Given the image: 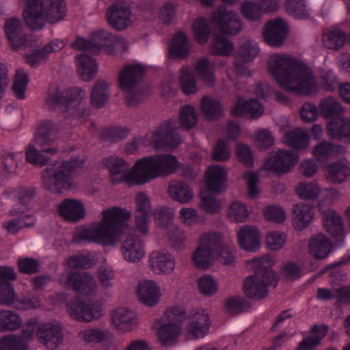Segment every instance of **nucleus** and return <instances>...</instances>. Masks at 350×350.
Wrapping results in <instances>:
<instances>
[{
  "label": "nucleus",
  "instance_id": "25",
  "mask_svg": "<svg viewBox=\"0 0 350 350\" xmlns=\"http://www.w3.org/2000/svg\"><path fill=\"white\" fill-rule=\"evenodd\" d=\"M36 335L38 341L49 348H56L63 342L62 327L52 323H44L38 326Z\"/></svg>",
  "mask_w": 350,
  "mask_h": 350
},
{
  "label": "nucleus",
  "instance_id": "43",
  "mask_svg": "<svg viewBox=\"0 0 350 350\" xmlns=\"http://www.w3.org/2000/svg\"><path fill=\"white\" fill-rule=\"evenodd\" d=\"M133 313L125 308H119L111 313V323L118 329L124 332H131L134 321Z\"/></svg>",
  "mask_w": 350,
  "mask_h": 350
},
{
  "label": "nucleus",
  "instance_id": "41",
  "mask_svg": "<svg viewBox=\"0 0 350 350\" xmlns=\"http://www.w3.org/2000/svg\"><path fill=\"white\" fill-rule=\"evenodd\" d=\"M227 37L218 32L213 34L209 47L211 55L227 57L232 53L234 45Z\"/></svg>",
  "mask_w": 350,
  "mask_h": 350
},
{
  "label": "nucleus",
  "instance_id": "53",
  "mask_svg": "<svg viewBox=\"0 0 350 350\" xmlns=\"http://www.w3.org/2000/svg\"><path fill=\"white\" fill-rule=\"evenodd\" d=\"M208 247L206 249L199 245L198 247L193 252L192 259L194 265L200 270H206L212 265V256Z\"/></svg>",
  "mask_w": 350,
  "mask_h": 350
},
{
  "label": "nucleus",
  "instance_id": "50",
  "mask_svg": "<svg viewBox=\"0 0 350 350\" xmlns=\"http://www.w3.org/2000/svg\"><path fill=\"white\" fill-rule=\"evenodd\" d=\"M57 148L55 147L42 148L40 150L34 148L29 149L25 154L26 161L35 165L43 166L47 164L50 158L43 155L41 152H46L54 155L57 154Z\"/></svg>",
  "mask_w": 350,
  "mask_h": 350
},
{
  "label": "nucleus",
  "instance_id": "29",
  "mask_svg": "<svg viewBox=\"0 0 350 350\" xmlns=\"http://www.w3.org/2000/svg\"><path fill=\"white\" fill-rule=\"evenodd\" d=\"M200 108L204 119L209 122H217L225 116L223 104L208 95L202 97Z\"/></svg>",
  "mask_w": 350,
  "mask_h": 350
},
{
  "label": "nucleus",
  "instance_id": "63",
  "mask_svg": "<svg viewBox=\"0 0 350 350\" xmlns=\"http://www.w3.org/2000/svg\"><path fill=\"white\" fill-rule=\"evenodd\" d=\"M263 215L267 220L277 224H282L286 218L284 208L275 204L266 206L263 210Z\"/></svg>",
  "mask_w": 350,
  "mask_h": 350
},
{
  "label": "nucleus",
  "instance_id": "11",
  "mask_svg": "<svg viewBox=\"0 0 350 350\" xmlns=\"http://www.w3.org/2000/svg\"><path fill=\"white\" fill-rule=\"evenodd\" d=\"M289 27L282 18L267 21L262 27V38L265 42L274 48L282 46L289 33Z\"/></svg>",
  "mask_w": 350,
  "mask_h": 350
},
{
  "label": "nucleus",
  "instance_id": "15",
  "mask_svg": "<svg viewBox=\"0 0 350 350\" xmlns=\"http://www.w3.org/2000/svg\"><path fill=\"white\" fill-rule=\"evenodd\" d=\"M151 215V203L145 192H139L135 196V224L137 230L143 235L149 231Z\"/></svg>",
  "mask_w": 350,
  "mask_h": 350
},
{
  "label": "nucleus",
  "instance_id": "55",
  "mask_svg": "<svg viewBox=\"0 0 350 350\" xmlns=\"http://www.w3.org/2000/svg\"><path fill=\"white\" fill-rule=\"evenodd\" d=\"M182 70L178 77V83L182 92L187 96L195 94L197 92V86L194 75L188 68L184 70L183 68Z\"/></svg>",
  "mask_w": 350,
  "mask_h": 350
},
{
  "label": "nucleus",
  "instance_id": "9",
  "mask_svg": "<svg viewBox=\"0 0 350 350\" xmlns=\"http://www.w3.org/2000/svg\"><path fill=\"white\" fill-rule=\"evenodd\" d=\"M209 23L216 32L227 36L238 35L243 26L238 13L228 10L225 5H219L212 11Z\"/></svg>",
  "mask_w": 350,
  "mask_h": 350
},
{
  "label": "nucleus",
  "instance_id": "49",
  "mask_svg": "<svg viewBox=\"0 0 350 350\" xmlns=\"http://www.w3.org/2000/svg\"><path fill=\"white\" fill-rule=\"evenodd\" d=\"M109 98L108 84L105 81H97L95 83L90 94L92 105L97 108H101Z\"/></svg>",
  "mask_w": 350,
  "mask_h": 350
},
{
  "label": "nucleus",
  "instance_id": "39",
  "mask_svg": "<svg viewBox=\"0 0 350 350\" xmlns=\"http://www.w3.org/2000/svg\"><path fill=\"white\" fill-rule=\"evenodd\" d=\"M77 59V71L81 79L84 81L94 79L98 72L96 59L86 54H80Z\"/></svg>",
  "mask_w": 350,
  "mask_h": 350
},
{
  "label": "nucleus",
  "instance_id": "42",
  "mask_svg": "<svg viewBox=\"0 0 350 350\" xmlns=\"http://www.w3.org/2000/svg\"><path fill=\"white\" fill-rule=\"evenodd\" d=\"M149 262L153 271L157 273H170L175 266L172 255L161 252L151 253Z\"/></svg>",
  "mask_w": 350,
  "mask_h": 350
},
{
  "label": "nucleus",
  "instance_id": "20",
  "mask_svg": "<svg viewBox=\"0 0 350 350\" xmlns=\"http://www.w3.org/2000/svg\"><path fill=\"white\" fill-rule=\"evenodd\" d=\"M3 31L13 51L18 50L27 42V36L23 33V23L16 16L5 19L3 25Z\"/></svg>",
  "mask_w": 350,
  "mask_h": 350
},
{
  "label": "nucleus",
  "instance_id": "47",
  "mask_svg": "<svg viewBox=\"0 0 350 350\" xmlns=\"http://www.w3.org/2000/svg\"><path fill=\"white\" fill-rule=\"evenodd\" d=\"M283 137L286 144L297 150H304L309 144L308 135L299 128L286 132Z\"/></svg>",
  "mask_w": 350,
  "mask_h": 350
},
{
  "label": "nucleus",
  "instance_id": "36",
  "mask_svg": "<svg viewBox=\"0 0 350 350\" xmlns=\"http://www.w3.org/2000/svg\"><path fill=\"white\" fill-rule=\"evenodd\" d=\"M332 242L323 234L312 236L309 240L308 252L315 259H324L331 252Z\"/></svg>",
  "mask_w": 350,
  "mask_h": 350
},
{
  "label": "nucleus",
  "instance_id": "18",
  "mask_svg": "<svg viewBox=\"0 0 350 350\" xmlns=\"http://www.w3.org/2000/svg\"><path fill=\"white\" fill-rule=\"evenodd\" d=\"M146 75L145 67L139 64H127L120 71L118 83L124 92H130L143 80Z\"/></svg>",
  "mask_w": 350,
  "mask_h": 350
},
{
  "label": "nucleus",
  "instance_id": "52",
  "mask_svg": "<svg viewBox=\"0 0 350 350\" xmlns=\"http://www.w3.org/2000/svg\"><path fill=\"white\" fill-rule=\"evenodd\" d=\"M193 37L196 42L203 45L206 44L211 36V28L203 17H198L193 23Z\"/></svg>",
  "mask_w": 350,
  "mask_h": 350
},
{
  "label": "nucleus",
  "instance_id": "54",
  "mask_svg": "<svg viewBox=\"0 0 350 350\" xmlns=\"http://www.w3.org/2000/svg\"><path fill=\"white\" fill-rule=\"evenodd\" d=\"M251 307V302L241 297H231L228 298L225 302V309L228 313L232 314H241Z\"/></svg>",
  "mask_w": 350,
  "mask_h": 350
},
{
  "label": "nucleus",
  "instance_id": "14",
  "mask_svg": "<svg viewBox=\"0 0 350 350\" xmlns=\"http://www.w3.org/2000/svg\"><path fill=\"white\" fill-rule=\"evenodd\" d=\"M67 310L70 317L81 322H90L103 315L102 310L94 304H87L81 298L72 299L67 304Z\"/></svg>",
  "mask_w": 350,
  "mask_h": 350
},
{
  "label": "nucleus",
  "instance_id": "27",
  "mask_svg": "<svg viewBox=\"0 0 350 350\" xmlns=\"http://www.w3.org/2000/svg\"><path fill=\"white\" fill-rule=\"evenodd\" d=\"M291 223L297 231L307 228L314 217V206L306 203H297L292 208Z\"/></svg>",
  "mask_w": 350,
  "mask_h": 350
},
{
  "label": "nucleus",
  "instance_id": "45",
  "mask_svg": "<svg viewBox=\"0 0 350 350\" xmlns=\"http://www.w3.org/2000/svg\"><path fill=\"white\" fill-rule=\"evenodd\" d=\"M22 326V320L18 314L13 310H0V332L15 331Z\"/></svg>",
  "mask_w": 350,
  "mask_h": 350
},
{
  "label": "nucleus",
  "instance_id": "4",
  "mask_svg": "<svg viewBox=\"0 0 350 350\" xmlns=\"http://www.w3.org/2000/svg\"><path fill=\"white\" fill-rule=\"evenodd\" d=\"M85 91L81 88H68L49 95L46 103L51 110L66 113L67 117L79 120L90 115V110L81 103Z\"/></svg>",
  "mask_w": 350,
  "mask_h": 350
},
{
  "label": "nucleus",
  "instance_id": "44",
  "mask_svg": "<svg viewBox=\"0 0 350 350\" xmlns=\"http://www.w3.org/2000/svg\"><path fill=\"white\" fill-rule=\"evenodd\" d=\"M103 165L111 175V183L113 184L118 185L124 180L123 177L121 178L113 177V176L118 175L128 169L126 162L123 159L118 156L110 155L103 159Z\"/></svg>",
  "mask_w": 350,
  "mask_h": 350
},
{
  "label": "nucleus",
  "instance_id": "59",
  "mask_svg": "<svg viewBox=\"0 0 350 350\" xmlns=\"http://www.w3.org/2000/svg\"><path fill=\"white\" fill-rule=\"evenodd\" d=\"M129 133V130L125 127H110L104 129L100 131V136L103 141L110 143H117L120 140L125 139Z\"/></svg>",
  "mask_w": 350,
  "mask_h": 350
},
{
  "label": "nucleus",
  "instance_id": "8",
  "mask_svg": "<svg viewBox=\"0 0 350 350\" xmlns=\"http://www.w3.org/2000/svg\"><path fill=\"white\" fill-rule=\"evenodd\" d=\"M29 29L38 31L46 23L56 24L62 21L67 15V7L65 0H42Z\"/></svg>",
  "mask_w": 350,
  "mask_h": 350
},
{
  "label": "nucleus",
  "instance_id": "48",
  "mask_svg": "<svg viewBox=\"0 0 350 350\" xmlns=\"http://www.w3.org/2000/svg\"><path fill=\"white\" fill-rule=\"evenodd\" d=\"M346 33L338 28L329 31L323 36V43L325 47L332 50H338L345 43Z\"/></svg>",
  "mask_w": 350,
  "mask_h": 350
},
{
  "label": "nucleus",
  "instance_id": "28",
  "mask_svg": "<svg viewBox=\"0 0 350 350\" xmlns=\"http://www.w3.org/2000/svg\"><path fill=\"white\" fill-rule=\"evenodd\" d=\"M211 326V321L208 314L196 312L189 316L186 329L193 338H200L208 333Z\"/></svg>",
  "mask_w": 350,
  "mask_h": 350
},
{
  "label": "nucleus",
  "instance_id": "57",
  "mask_svg": "<svg viewBox=\"0 0 350 350\" xmlns=\"http://www.w3.org/2000/svg\"><path fill=\"white\" fill-rule=\"evenodd\" d=\"M17 293L12 282L0 281V306H10L16 303Z\"/></svg>",
  "mask_w": 350,
  "mask_h": 350
},
{
  "label": "nucleus",
  "instance_id": "30",
  "mask_svg": "<svg viewBox=\"0 0 350 350\" xmlns=\"http://www.w3.org/2000/svg\"><path fill=\"white\" fill-rule=\"evenodd\" d=\"M329 326L327 324H314L309 330L312 335L304 337L298 343L296 350H315L327 334Z\"/></svg>",
  "mask_w": 350,
  "mask_h": 350
},
{
  "label": "nucleus",
  "instance_id": "35",
  "mask_svg": "<svg viewBox=\"0 0 350 350\" xmlns=\"http://www.w3.org/2000/svg\"><path fill=\"white\" fill-rule=\"evenodd\" d=\"M137 293L140 302L146 306H154L160 299L159 288L152 280H144L139 283Z\"/></svg>",
  "mask_w": 350,
  "mask_h": 350
},
{
  "label": "nucleus",
  "instance_id": "62",
  "mask_svg": "<svg viewBox=\"0 0 350 350\" xmlns=\"http://www.w3.org/2000/svg\"><path fill=\"white\" fill-rule=\"evenodd\" d=\"M16 264L20 273L30 275L40 272V264L37 259L33 258H19Z\"/></svg>",
  "mask_w": 350,
  "mask_h": 350
},
{
  "label": "nucleus",
  "instance_id": "34",
  "mask_svg": "<svg viewBox=\"0 0 350 350\" xmlns=\"http://www.w3.org/2000/svg\"><path fill=\"white\" fill-rule=\"evenodd\" d=\"M316 268V263L312 261H306L302 266L295 261H288L282 265L280 273L286 280L295 281L302 277L306 272H311Z\"/></svg>",
  "mask_w": 350,
  "mask_h": 350
},
{
  "label": "nucleus",
  "instance_id": "58",
  "mask_svg": "<svg viewBox=\"0 0 350 350\" xmlns=\"http://www.w3.org/2000/svg\"><path fill=\"white\" fill-rule=\"evenodd\" d=\"M237 160L246 168H252L254 163V154L250 147L245 143H239L235 147Z\"/></svg>",
  "mask_w": 350,
  "mask_h": 350
},
{
  "label": "nucleus",
  "instance_id": "64",
  "mask_svg": "<svg viewBox=\"0 0 350 350\" xmlns=\"http://www.w3.org/2000/svg\"><path fill=\"white\" fill-rule=\"evenodd\" d=\"M0 350H28V347L18 336H5L0 338Z\"/></svg>",
  "mask_w": 350,
  "mask_h": 350
},
{
  "label": "nucleus",
  "instance_id": "33",
  "mask_svg": "<svg viewBox=\"0 0 350 350\" xmlns=\"http://www.w3.org/2000/svg\"><path fill=\"white\" fill-rule=\"evenodd\" d=\"M326 129L327 134L331 139L350 144V118L341 117L329 122Z\"/></svg>",
  "mask_w": 350,
  "mask_h": 350
},
{
  "label": "nucleus",
  "instance_id": "31",
  "mask_svg": "<svg viewBox=\"0 0 350 350\" xmlns=\"http://www.w3.org/2000/svg\"><path fill=\"white\" fill-rule=\"evenodd\" d=\"M124 259L129 262L139 261L144 256V243L136 234H129L122 245Z\"/></svg>",
  "mask_w": 350,
  "mask_h": 350
},
{
  "label": "nucleus",
  "instance_id": "37",
  "mask_svg": "<svg viewBox=\"0 0 350 350\" xmlns=\"http://www.w3.org/2000/svg\"><path fill=\"white\" fill-rule=\"evenodd\" d=\"M190 46L186 33H176L169 45V53L171 59H187L189 56Z\"/></svg>",
  "mask_w": 350,
  "mask_h": 350
},
{
  "label": "nucleus",
  "instance_id": "12",
  "mask_svg": "<svg viewBox=\"0 0 350 350\" xmlns=\"http://www.w3.org/2000/svg\"><path fill=\"white\" fill-rule=\"evenodd\" d=\"M204 183L206 191L212 195H221L228 189V172L226 167L212 165L204 173Z\"/></svg>",
  "mask_w": 350,
  "mask_h": 350
},
{
  "label": "nucleus",
  "instance_id": "32",
  "mask_svg": "<svg viewBox=\"0 0 350 350\" xmlns=\"http://www.w3.org/2000/svg\"><path fill=\"white\" fill-rule=\"evenodd\" d=\"M232 53L234 57V66L239 70L258 55L259 49L256 45L252 44L250 40H246L240 42Z\"/></svg>",
  "mask_w": 350,
  "mask_h": 350
},
{
  "label": "nucleus",
  "instance_id": "6",
  "mask_svg": "<svg viewBox=\"0 0 350 350\" xmlns=\"http://www.w3.org/2000/svg\"><path fill=\"white\" fill-rule=\"evenodd\" d=\"M278 283V276L272 266L265 265L259 262L254 269V274L247 277L243 282V291L245 295L254 300H260L267 297L268 288H275Z\"/></svg>",
  "mask_w": 350,
  "mask_h": 350
},
{
  "label": "nucleus",
  "instance_id": "24",
  "mask_svg": "<svg viewBox=\"0 0 350 350\" xmlns=\"http://www.w3.org/2000/svg\"><path fill=\"white\" fill-rule=\"evenodd\" d=\"M92 42L93 54L98 55L101 51L109 55H116V45L118 38L104 29H98L90 34Z\"/></svg>",
  "mask_w": 350,
  "mask_h": 350
},
{
  "label": "nucleus",
  "instance_id": "13",
  "mask_svg": "<svg viewBox=\"0 0 350 350\" xmlns=\"http://www.w3.org/2000/svg\"><path fill=\"white\" fill-rule=\"evenodd\" d=\"M151 141L157 150L177 148L182 143L170 120L164 122L157 127L151 137Z\"/></svg>",
  "mask_w": 350,
  "mask_h": 350
},
{
  "label": "nucleus",
  "instance_id": "26",
  "mask_svg": "<svg viewBox=\"0 0 350 350\" xmlns=\"http://www.w3.org/2000/svg\"><path fill=\"white\" fill-rule=\"evenodd\" d=\"M265 111L262 104L256 98L243 100L239 97L234 106L230 109V113L235 117L249 116L252 120H257L262 116Z\"/></svg>",
  "mask_w": 350,
  "mask_h": 350
},
{
  "label": "nucleus",
  "instance_id": "2",
  "mask_svg": "<svg viewBox=\"0 0 350 350\" xmlns=\"http://www.w3.org/2000/svg\"><path fill=\"white\" fill-rule=\"evenodd\" d=\"M103 217L98 223L79 233L81 240L92 241L103 245H111L121 240L129 229L131 213L124 208L113 206L103 210Z\"/></svg>",
  "mask_w": 350,
  "mask_h": 350
},
{
  "label": "nucleus",
  "instance_id": "51",
  "mask_svg": "<svg viewBox=\"0 0 350 350\" xmlns=\"http://www.w3.org/2000/svg\"><path fill=\"white\" fill-rule=\"evenodd\" d=\"M198 118L194 107L186 105L181 107L179 112V123L180 127L185 130L193 128L198 122Z\"/></svg>",
  "mask_w": 350,
  "mask_h": 350
},
{
  "label": "nucleus",
  "instance_id": "3",
  "mask_svg": "<svg viewBox=\"0 0 350 350\" xmlns=\"http://www.w3.org/2000/svg\"><path fill=\"white\" fill-rule=\"evenodd\" d=\"M180 163L172 154H160L138 159L131 178L137 185H144L150 180L165 178L175 174Z\"/></svg>",
  "mask_w": 350,
  "mask_h": 350
},
{
  "label": "nucleus",
  "instance_id": "40",
  "mask_svg": "<svg viewBox=\"0 0 350 350\" xmlns=\"http://www.w3.org/2000/svg\"><path fill=\"white\" fill-rule=\"evenodd\" d=\"M167 193L173 200L181 204L188 203L193 197V193L189 185L181 180L170 181Z\"/></svg>",
  "mask_w": 350,
  "mask_h": 350
},
{
  "label": "nucleus",
  "instance_id": "7",
  "mask_svg": "<svg viewBox=\"0 0 350 350\" xmlns=\"http://www.w3.org/2000/svg\"><path fill=\"white\" fill-rule=\"evenodd\" d=\"M167 323L162 324L157 329V337L163 347H171L176 344L182 333V326L187 319L185 308L174 306L167 308L165 312Z\"/></svg>",
  "mask_w": 350,
  "mask_h": 350
},
{
  "label": "nucleus",
  "instance_id": "23",
  "mask_svg": "<svg viewBox=\"0 0 350 350\" xmlns=\"http://www.w3.org/2000/svg\"><path fill=\"white\" fill-rule=\"evenodd\" d=\"M57 212L64 220L77 223L84 219L86 211L84 204L79 200L66 198L57 205Z\"/></svg>",
  "mask_w": 350,
  "mask_h": 350
},
{
  "label": "nucleus",
  "instance_id": "19",
  "mask_svg": "<svg viewBox=\"0 0 350 350\" xmlns=\"http://www.w3.org/2000/svg\"><path fill=\"white\" fill-rule=\"evenodd\" d=\"M131 8L124 3H115L108 8L106 17L109 25L114 29L122 31L131 24Z\"/></svg>",
  "mask_w": 350,
  "mask_h": 350
},
{
  "label": "nucleus",
  "instance_id": "17",
  "mask_svg": "<svg viewBox=\"0 0 350 350\" xmlns=\"http://www.w3.org/2000/svg\"><path fill=\"white\" fill-rule=\"evenodd\" d=\"M237 242L241 250L254 253L261 247L262 234L254 226L244 225L237 232Z\"/></svg>",
  "mask_w": 350,
  "mask_h": 350
},
{
  "label": "nucleus",
  "instance_id": "16",
  "mask_svg": "<svg viewBox=\"0 0 350 350\" xmlns=\"http://www.w3.org/2000/svg\"><path fill=\"white\" fill-rule=\"evenodd\" d=\"M65 285L68 288L83 295H93L96 288L94 277L87 272L73 271L68 273Z\"/></svg>",
  "mask_w": 350,
  "mask_h": 350
},
{
  "label": "nucleus",
  "instance_id": "56",
  "mask_svg": "<svg viewBox=\"0 0 350 350\" xmlns=\"http://www.w3.org/2000/svg\"><path fill=\"white\" fill-rule=\"evenodd\" d=\"M295 191L301 199L313 200L319 195L321 189L317 181H312L299 183Z\"/></svg>",
  "mask_w": 350,
  "mask_h": 350
},
{
  "label": "nucleus",
  "instance_id": "46",
  "mask_svg": "<svg viewBox=\"0 0 350 350\" xmlns=\"http://www.w3.org/2000/svg\"><path fill=\"white\" fill-rule=\"evenodd\" d=\"M284 8L290 16L297 20H306L310 18L306 0H286Z\"/></svg>",
  "mask_w": 350,
  "mask_h": 350
},
{
  "label": "nucleus",
  "instance_id": "22",
  "mask_svg": "<svg viewBox=\"0 0 350 350\" xmlns=\"http://www.w3.org/2000/svg\"><path fill=\"white\" fill-rule=\"evenodd\" d=\"M345 152L346 148L341 144L323 141L314 146L312 154L318 163L324 165L344 154Z\"/></svg>",
  "mask_w": 350,
  "mask_h": 350
},
{
  "label": "nucleus",
  "instance_id": "21",
  "mask_svg": "<svg viewBox=\"0 0 350 350\" xmlns=\"http://www.w3.org/2000/svg\"><path fill=\"white\" fill-rule=\"evenodd\" d=\"M322 170L327 181L334 185L345 183L350 176V167L348 160L339 158L322 166Z\"/></svg>",
  "mask_w": 350,
  "mask_h": 350
},
{
  "label": "nucleus",
  "instance_id": "1",
  "mask_svg": "<svg viewBox=\"0 0 350 350\" xmlns=\"http://www.w3.org/2000/svg\"><path fill=\"white\" fill-rule=\"evenodd\" d=\"M268 70L286 92L298 96H310L317 91L314 75L303 62L290 56L277 57L269 62Z\"/></svg>",
  "mask_w": 350,
  "mask_h": 350
},
{
  "label": "nucleus",
  "instance_id": "38",
  "mask_svg": "<svg viewBox=\"0 0 350 350\" xmlns=\"http://www.w3.org/2000/svg\"><path fill=\"white\" fill-rule=\"evenodd\" d=\"M344 111L340 103L332 96L325 98L319 103V115L329 122L340 119Z\"/></svg>",
  "mask_w": 350,
  "mask_h": 350
},
{
  "label": "nucleus",
  "instance_id": "60",
  "mask_svg": "<svg viewBox=\"0 0 350 350\" xmlns=\"http://www.w3.org/2000/svg\"><path fill=\"white\" fill-rule=\"evenodd\" d=\"M242 16L250 21H256L262 14V5L254 1H244L240 6Z\"/></svg>",
  "mask_w": 350,
  "mask_h": 350
},
{
  "label": "nucleus",
  "instance_id": "10",
  "mask_svg": "<svg viewBox=\"0 0 350 350\" xmlns=\"http://www.w3.org/2000/svg\"><path fill=\"white\" fill-rule=\"evenodd\" d=\"M299 161V156L292 150L278 149L272 151L265 159V168L277 175L290 172Z\"/></svg>",
  "mask_w": 350,
  "mask_h": 350
},
{
  "label": "nucleus",
  "instance_id": "5",
  "mask_svg": "<svg viewBox=\"0 0 350 350\" xmlns=\"http://www.w3.org/2000/svg\"><path fill=\"white\" fill-rule=\"evenodd\" d=\"M82 161L72 158L48 166L42 175V183L46 189L53 193H62L71 189L74 185L72 173L81 167Z\"/></svg>",
  "mask_w": 350,
  "mask_h": 350
},
{
  "label": "nucleus",
  "instance_id": "61",
  "mask_svg": "<svg viewBox=\"0 0 350 350\" xmlns=\"http://www.w3.org/2000/svg\"><path fill=\"white\" fill-rule=\"evenodd\" d=\"M29 81L28 74L20 71L16 72L12 88L15 96L18 99H25V92L27 89Z\"/></svg>",
  "mask_w": 350,
  "mask_h": 350
}]
</instances>
